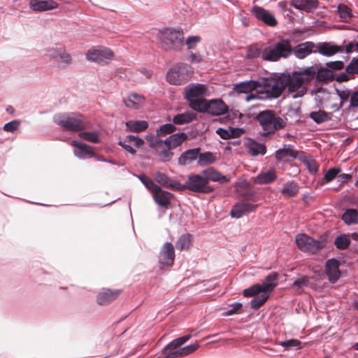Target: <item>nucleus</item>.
Here are the masks:
<instances>
[{
    "mask_svg": "<svg viewBox=\"0 0 358 358\" xmlns=\"http://www.w3.org/2000/svg\"><path fill=\"white\" fill-rule=\"evenodd\" d=\"M175 260V250L172 243H165L159 252V262L165 266H172Z\"/></svg>",
    "mask_w": 358,
    "mask_h": 358,
    "instance_id": "nucleus-11",
    "label": "nucleus"
},
{
    "mask_svg": "<svg viewBox=\"0 0 358 358\" xmlns=\"http://www.w3.org/2000/svg\"><path fill=\"white\" fill-rule=\"evenodd\" d=\"M98 63L101 64H107L111 61L115 54L112 50L108 48L99 46Z\"/></svg>",
    "mask_w": 358,
    "mask_h": 358,
    "instance_id": "nucleus-33",
    "label": "nucleus"
},
{
    "mask_svg": "<svg viewBox=\"0 0 358 358\" xmlns=\"http://www.w3.org/2000/svg\"><path fill=\"white\" fill-rule=\"evenodd\" d=\"M298 156V151L292 145H284L282 149L278 150L275 153V157L278 161H282L287 157L296 159Z\"/></svg>",
    "mask_w": 358,
    "mask_h": 358,
    "instance_id": "nucleus-27",
    "label": "nucleus"
},
{
    "mask_svg": "<svg viewBox=\"0 0 358 358\" xmlns=\"http://www.w3.org/2000/svg\"><path fill=\"white\" fill-rule=\"evenodd\" d=\"M260 293L263 294V289L259 284L253 285L243 290V296L245 297L255 296Z\"/></svg>",
    "mask_w": 358,
    "mask_h": 358,
    "instance_id": "nucleus-52",
    "label": "nucleus"
},
{
    "mask_svg": "<svg viewBox=\"0 0 358 358\" xmlns=\"http://www.w3.org/2000/svg\"><path fill=\"white\" fill-rule=\"evenodd\" d=\"M206 113L213 115H224L228 111V107L221 99H213L208 101Z\"/></svg>",
    "mask_w": 358,
    "mask_h": 358,
    "instance_id": "nucleus-21",
    "label": "nucleus"
},
{
    "mask_svg": "<svg viewBox=\"0 0 358 358\" xmlns=\"http://www.w3.org/2000/svg\"><path fill=\"white\" fill-rule=\"evenodd\" d=\"M188 101L189 102V105L193 110L198 112L206 113L208 109V101L203 99V97L194 99H192V101Z\"/></svg>",
    "mask_w": 358,
    "mask_h": 358,
    "instance_id": "nucleus-42",
    "label": "nucleus"
},
{
    "mask_svg": "<svg viewBox=\"0 0 358 358\" xmlns=\"http://www.w3.org/2000/svg\"><path fill=\"white\" fill-rule=\"evenodd\" d=\"M341 171L340 168H331L327 171L324 176V180L329 182L333 180Z\"/></svg>",
    "mask_w": 358,
    "mask_h": 358,
    "instance_id": "nucleus-56",
    "label": "nucleus"
},
{
    "mask_svg": "<svg viewBox=\"0 0 358 358\" xmlns=\"http://www.w3.org/2000/svg\"><path fill=\"white\" fill-rule=\"evenodd\" d=\"M299 76L302 78L303 84H308L316 76V69L315 66H309L303 70L298 71Z\"/></svg>",
    "mask_w": 358,
    "mask_h": 358,
    "instance_id": "nucleus-37",
    "label": "nucleus"
},
{
    "mask_svg": "<svg viewBox=\"0 0 358 358\" xmlns=\"http://www.w3.org/2000/svg\"><path fill=\"white\" fill-rule=\"evenodd\" d=\"M99 46L93 47L89 49L86 53L87 60L98 63Z\"/></svg>",
    "mask_w": 358,
    "mask_h": 358,
    "instance_id": "nucleus-57",
    "label": "nucleus"
},
{
    "mask_svg": "<svg viewBox=\"0 0 358 358\" xmlns=\"http://www.w3.org/2000/svg\"><path fill=\"white\" fill-rule=\"evenodd\" d=\"M345 72L348 74H358V58L352 59L350 63L345 67Z\"/></svg>",
    "mask_w": 358,
    "mask_h": 358,
    "instance_id": "nucleus-55",
    "label": "nucleus"
},
{
    "mask_svg": "<svg viewBox=\"0 0 358 358\" xmlns=\"http://www.w3.org/2000/svg\"><path fill=\"white\" fill-rule=\"evenodd\" d=\"M56 124L64 130L77 132L84 130L88 124V121L81 114H59L54 117Z\"/></svg>",
    "mask_w": 358,
    "mask_h": 358,
    "instance_id": "nucleus-4",
    "label": "nucleus"
},
{
    "mask_svg": "<svg viewBox=\"0 0 358 358\" xmlns=\"http://www.w3.org/2000/svg\"><path fill=\"white\" fill-rule=\"evenodd\" d=\"M252 13L257 19L262 20L270 27H275L278 24L275 17L262 7L254 6L252 8Z\"/></svg>",
    "mask_w": 358,
    "mask_h": 358,
    "instance_id": "nucleus-13",
    "label": "nucleus"
},
{
    "mask_svg": "<svg viewBox=\"0 0 358 358\" xmlns=\"http://www.w3.org/2000/svg\"><path fill=\"white\" fill-rule=\"evenodd\" d=\"M256 120L262 127L260 131L262 136H268L274 134L275 131L285 127L286 120L276 115L273 110H264L257 113Z\"/></svg>",
    "mask_w": 358,
    "mask_h": 358,
    "instance_id": "nucleus-1",
    "label": "nucleus"
},
{
    "mask_svg": "<svg viewBox=\"0 0 358 358\" xmlns=\"http://www.w3.org/2000/svg\"><path fill=\"white\" fill-rule=\"evenodd\" d=\"M207 88L202 84H191L185 89V98L187 101L203 97L206 94Z\"/></svg>",
    "mask_w": 358,
    "mask_h": 358,
    "instance_id": "nucleus-19",
    "label": "nucleus"
},
{
    "mask_svg": "<svg viewBox=\"0 0 358 358\" xmlns=\"http://www.w3.org/2000/svg\"><path fill=\"white\" fill-rule=\"evenodd\" d=\"M279 345L285 348L286 349H290L295 348L296 349L301 348V343L297 339H289L285 341L279 342Z\"/></svg>",
    "mask_w": 358,
    "mask_h": 358,
    "instance_id": "nucleus-54",
    "label": "nucleus"
},
{
    "mask_svg": "<svg viewBox=\"0 0 358 358\" xmlns=\"http://www.w3.org/2000/svg\"><path fill=\"white\" fill-rule=\"evenodd\" d=\"M337 11L339 14V17L341 21L348 22L352 17V13L351 9L345 4H339L338 6Z\"/></svg>",
    "mask_w": 358,
    "mask_h": 358,
    "instance_id": "nucleus-45",
    "label": "nucleus"
},
{
    "mask_svg": "<svg viewBox=\"0 0 358 358\" xmlns=\"http://www.w3.org/2000/svg\"><path fill=\"white\" fill-rule=\"evenodd\" d=\"M126 127L131 132H141L148 127V123L144 120H130L126 122Z\"/></svg>",
    "mask_w": 358,
    "mask_h": 358,
    "instance_id": "nucleus-38",
    "label": "nucleus"
},
{
    "mask_svg": "<svg viewBox=\"0 0 358 358\" xmlns=\"http://www.w3.org/2000/svg\"><path fill=\"white\" fill-rule=\"evenodd\" d=\"M249 153L253 156L258 155H264L266 152V148L264 144L252 141L248 145Z\"/></svg>",
    "mask_w": 358,
    "mask_h": 358,
    "instance_id": "nucleus-47",
    "label": "nucleus"
},
{
    "mask_svg": "<svg viewBox=\"0 0 358 358\" xmlns=\"http://www.w3.org/2000/svg\"><path fill=\"white\" fill-rule=\"evenodd\" d=\"M299 187L296 182H292L287 183L282 189V194L286 197H294L299 192Z\"/></svg>",
    "mask_w": 358,
    "mask_h": 358,
    "instance_id": "nucleus-44",
    "label": "nucleus"
},
{
    "mask_svg": "<svg viewBox=\"0 0 358 358\" xmlns=\"http://www.w3.org/2000/svg\"><path fill=\"white\" fill-rule=\"evenodd\" d=\"M259 82L261 90L258 92L265 93L268 99L278 98L285 89L282 73L280 76L263 78Z\"/></svg>",
    "mask_w": 358,
    "mask_h": 358,
    "instance_id": "nucleus-6",
    "label": "nucleus"
},
{
    "mask_svg": "<svg viewBox=\"0 0 358 358\" xmlns=\"http://www.w3.org/2000/svg\"><path fill=\"white\" fill-rule=\"evenodd\" d=\"M141 182L152 193L155 190L159 185H156L154 181L145 174H141L138 176Z\"/></svg>",
    "mask_w": 358,
    "mask_h": 358,
    "instance_id": "nucleus-51",
    "label": "nucleus"
},
{
    "mask_svg": "<svg viewBox=\"0 0 358 358\" xmlns=\"http://www.w3.org/2000/svg\"><path fill=\"white\" fill-rule=\"evenodd\" d=\"M152 194L156 203L164 208H168L170 206L171 199L173 196L171 193L163 190L160 186L154 190Z\"/></svg>",
    "mask_w": 358,
    "mask_h": 358,
    "instance_id": "nucleus-18",
    "label": "nucleus"
},
{
    "mask_svg": "<svg viewBox=\"0 0 358 358\" xmlns=\"http://www.w3.org/2000/svg\"><path fill=\"white\" fill-rule=\"evenodd\" d=\"M124 142L131 143L137 148H139L144 143L143 140L133 135L127 136Z\"/></svg>",
    "mask_w": 358,
    "mask_h": 358,
    "instance_id": "nucleus-60",
    "label": "nucleus"
},
{
    "mask_svg": "<svg viewBox=\"0 0 358 358\" xmlns=\"http://www.w3.org/2000/svg\"><path fill=\"white\" fill-rule=\"evenodd\" d=\"M242 307H243L242 303H236L234 305H233L232 308L228 310L226 312L225 315H231L234 314L241 313Z\"/></svg>",
    "mask_w": 358,
    "mask_h": 358,
    "instance_id": "nucleus-64",
    "label": "nucleus"
},
{
    "mask_svg": "<svg viewBox=\"0 0 358 358\" xmlns=\"http://www.w3.org/2000/svg\"><path fill=\"white\" fill-rule=\"evenodd\" d=\"M257 206V204H253L245 201L239 202L233 206L231 210V217L240 218L244 215L255 211Z\"/></svg>",
    "mask_w": 358,
    "mask_h": 358,
    "instance_id": "nucleus-12",
    "label": "nucleus"
},
{
    "mask_svg": "<svg viewBox=\"0 0 358 358\" xmlns=\"http://www.w3.org/2000/svg\"><path fill=\"white\" fill-rule=\"evenodd\" d=\"M263 50L259 44H252L248 49L247 57L250 59H253L261 56L263 59Z\"/></svg>",
    "mask_w": 358,
    "mask_h": 358,
    "instance_id": "nucleus-46",
    "label": "nucleus"
},
{
    "mask_svg": "<svg viewBox=\"0 0 358 358\" xmlns=\"http://www.w3.org/2000/svg\"><path fill=\"white\" fill-rule=\"evenodd\" d=\"M315 78L317 81L320 83H327L335 79L333 71L324 67H320L317 71L316 70Z\"/></svg>",
    "mask_w": 358,
    "mask_h": 358,
    "instance_id": "nucleus-34",
    "label": "nucleus"
},
{
    "mask_svg": "<svg viewBox=\"0 0 358 358\" xmlns=\"http://www.w3.org/2000/svg\"><path fill=\"white\" fill-rule=\"evenodd\" d=\"M278 274L276 273H271L268 274L264 279L261 285L263 293L269 294L271 292L277 285Z\"/></svg>",
    "mask_w": 358,
    "mask_h": 358,
    "instance_id": "nucleus-32",
    "label": "nucleus"
},
{
    "mask_svg": "<svg viewBox=\"0 0 358 358\" xmlns=\"http://www.w3.org/2000/svg\"><path fill=\"white\" fill-rule=\"evenodd\" d=\"M157 38L161 48L166 51L180 50L183 46L184 36L182 31L165 29L157 34Z\"/></svg>",
    "mask_w": 358,
    "mask_h": 358,
    "instance_id": "nucleus-3",
    "label": "nucleus"
},
{
    "mask_svg": "<svg viewBox=\"0 0 358 358\" xmlns=\"http://www.w3.org/2000/svg\"><path fill=\"white\" fill-rule=\"evenodd\" d=\"M334 244L339 250L346 249L350 244L348 235L343 234L338 236L334 241Z\"/></svg>",
    "mask_w": 358,
    "mask_h": 358,
    "instance_id": "nucleus-49",
    "label": "nucleus"
},
{
    "mask_svg": "<svg viewBox=\"0 0 358 358\" xmlns=\"http://www.w3.org/2000/svg\"><path fill=\"white\" fill-rule=\"evenodd\" d=\"M187 138V135L185 133L172 134L164 141V145L169 149H173L180 145Z\"/></svg>",
    "mask_w": 358,
    "mask_h": 358,
    "instance_id": "nucleus-29",
    "label": "nucleus"
},
{
    "mask_svg": "<svg viewBox=\"0 0 358 358\" xmlns=\"http://www.w3.org/2000/svg\"><path fill=\"white\" fill-rule=\"evenodd\" d=\"M310 278L308 276H303L301 278H299L296 280L293 284V287H307L309 284Z\"/></svg>",
    "mask_w": 358,
    "mask_h": 358,
    "instance_id": "nucleus-62",
    "label": "nucleus"
},
{
    "mask_svg": "<svg viewBox=\"0 0 358 358\" xmlns=\"http://www.w3.org/2000/svg\"><path fill=\"white\" fill-rule=\"evenodd\" d=\"M340 262L336 259H328L325 264V273L330 282L335 283L341 277Z\"/></svg>",
    "mask_w": 358,
    "mask_h": 358,
    "instance_id": "nucleus-14",
    "label": "nucleus"
},
{
    "mask_svg": "<svg viewBox=\"0 0 358 358\" xmlns=\"http://www.w3.org/2000/svg\"><path fill=\"white\" fill-rule=\"evenodd\" d=\"M216 133L223 139H229L240 136L242 133L241 129L229 127V129L218 128Z\"/></svg>",
    "mask_w": 358,
    "mask_h": 358,
    "instance_id": "nucleus-39",
    "label": "nucleus"
},
{
    "mask_svg": "<svg viewBox=\"0 0 358 358\" xmlns=\"http://www.w3.org/2000/svg\"><path fill=\"white\" fill-rule=\"evenodd\" d=\"M191 335H186L172 341L162 350L165 358H181L195 352L199 347L198 343L189 345L179 348L182 345L191 338Z\"/></svg>",
    "mask_w": 358,
    "mask_h": 358,
    "instance_id": "nucleus-2",
    "label": "nucleus"
},
{
    "mask_svg": "<svg viewBox=\"0 0 358 358\" xmlns=\"http://www.w3.org/2000/svg\"><path fill=\"white\" fill-rule=\"evenodd\" d=\"M326 66L330 70H341L344 68V63L342 61L329 62L326 64Z\"/></svg>",
    "mask_w": 358,
    "mask_h": 358,
    "instance_id": "nucleus-63",
    "label": "nucleus"
},
{
    "mask_svg": "<svg viewBox=\"0 0 358 358\" xmlns=\"http://www.w3.org/2000/svg\"><path fill=\"white\" fill-rule=\"evenodd\" d=\"M200 150V148H198L184 152L178 158V164L182 166L190 164L198 158Z\"/></svg>",
    "mask_w": 358,
    "mask_h": 358,
    "instance_id": "nucleus-30",
    "label": "nucleus"
},
{
    "mask_svg": "<svg viewBox=\"0 0 358 358\" xmlns=\"http://www.w3.org/2000/svg\"><path fill=\"white\" fill-rule=\"evenodd\" d=\"M299 74V71H294L292 74L282 73V78L285 85V88L287 87L289 92H296L293 98H299L303 96L306 94L308 87L303 85L302 78Z\"/></svg>",
    "mask_w": 358,
    "mask_h": 358,
    "instance_id": "nucleus-9",
    "label": "nucleus"
},
{
    "mask_svg": "<svg viewBox=\"0 0 358 358\" xmlns=\"http://www.w3.org/2000/svg\"><path fill=\"white\" fill-rule=\"evenodd\" d=\"M192 236L189 234L182 235L176 242V248L180 250H187L192 243Z\"/></svg>",
    "mask_w": 358,
    "mask_h": 358,
    "instance_id": "nucleus-43",
    "label": "nucleus"
},
{
    "mask_svg": "<svg viewBox=\"0 0 358 358\" xmlns=\"http://www.w3.org/2000/svg\"><path fill=\"white\" fill-rule=\"evenodd\" d=\"M171 149H164L159 152V156L160 157L162 162H169L172 158L173 153L171 151Z\"/></svg>",
    "mask_w": 358,
    "mask_h": 358,
    "instance_id": "nucleus-61",
    "label": "nucleus"
},
{
    "mask_svg": "<svg viewBox=\"0 0 358 358\" xmlns=\"http://www.w3.org/2000/svg\"><path fill=\"white\" fill-rule=\"evenodd\" d=\"M259 87L260 85L259 81L249 80L234 85V90L238 93L247 94L253 90H257L258 92Z\"/></svg>",
    "mask_w": 358,
    "mask_h": 358,
    "instance_id": "nucleus-26",
    "label": "nucleus"
},
{
    "mask_svg": "<svg viewBox=\"0 0 358 358\" xmlns=\"http://www.w3.org/2000/svg\"><path fill=\"white\" fill-rule=\"evenodd\" d=\"M29 6L33 10L41 12L56 8L58 7V3L52 0H31Z\"/></svg>",
    "mask_w": 358,
    "mask_h": 358,
    "instance_id": "nucleus-24",
    "label": "nucleus"
},
{
    "mask_svg": "<svg viewBox=\"0 0 358 358\" xmlns=\"http://www.w3.org/2000/svg\"><path fill=\"white\" fill-rule=\"evenodd\" d=\"M199 164L200 166H204L212 164L215 161V157L210 152L199 154Z\"/></svg>",
    "mask_w": 358,
    "mask_h": 358,
    "instance_id": "nucleus-50",
    "label": "nucleus"
},
{
    "mask_svg": "<svg viewBox=\"0 0 358 358\" xmlns=\"http://www.w3.org/2000/svg\"><path fill=\"white\" fill-rule=\"evenodd\" d=\"M315 47L316 45L313 42L307 41L297 45L294 49L292 48V52L297 58L303 59L312 52H317L316 50H313Z\"/></svg>",
    "mask_w": 358,
    "mask_h": 358,
    "instance_id": "nucleus-22",
    "label": "nucleus"
},
{
    "mask_svg": "<svg viewBox=\"0 0 358 358\" xmlns=\"http://www.w3.org/2000/svg\"><path fill=\"white\" fill-rule=\"evenodd\" d=\"M196 118V115L190 111L176 115L173 118V122L175 124H184L191 122Z\"/></svg>",
    "mask_w": 358,
    "mask_h": 358,
    "instance_id": "nucleus-35",
    "label": "nucleus"
},
{
    "mask_svg": "<svg viewBox=\"0 0 358 358\" xmlns=\"http://www.w3.org/2000/svg\"><path fill=\"white\" fill-rule=\"evenodd\" d=\"M291 5L296 9L310 13L318 7L317 0H292Z\"/></svg>",
    "mask_w": 358,
    "mask_h": 358,
    "instance_id": "nucleus-25",
    "label": "nucleus"
},
{
    "mask_svg": "<svg viewBox=\"0 0 358 358\" xmlns=\"http://www.w3.org/2000/svg\"><path fill=\"white\" fill-rule=\"evenodd\" d=\"M79 136L82 138H83L86 141H88L90 142H92V143H98L99 141V136H98L97 134L95 132H88V131L81 132V133H80Z\"/></svg>",
    "mask_w": 358,
    "mask_h": 358,
    "instance_id": "nucleus-58",
    "label": "nucleus"
},
{
    "mask_svg": "<svg viewBox=\"0 0 358 358\" xmlns=\"http://www.w3.org/2000/svg\"><path fill=\"white\" fill-rule=\"evenodd\" d=\"M192 74V67L180 62L169 69L166 75V79L171 85H180L188 82Z\"/></svg>",
    "mask_w": 358,
    "mask_h": 358,
    "instance_id": "nucleus-8",
    "label": "nucleus"
},
{
    "mask_svg": "<svg viewBox=\"0 0 358 358\" xmlns=\"http://www.w3.org/2000/svg\"><path fill=\"white\" fill-rule=\"evenodd\" d=\"M71 145L76 148L74 153L80 158L85 157V155H88L89 157H93L94 155L92 148L83 143L73 141Z\"/></svg>",
    "mask_w": 358,
    "mask_h": 358,
    "instance_id": "nucleus-28",
    "label": "nucleus"
},
{
    "mask_svg": "<svg viewBox=\"0 0 358 358\" xmlns=\"http://www.w3.org/2000/svg\"><path fill=\"white\" fill-rule=\"evenodd\" d=\"M292 53L290 41L282 39L273 45L268 46L263 50V60L268 62H278L281 58H287Z\"/></svg>",
    "mask_w": 358,
    "mask_h": 358,
    "instance_id": "nucleus-5",
    "label": "nucleus"
},
{
    "mask_svg": "<svg viewBox=\"0 0 358 358\" xmlns=\"http://www.w3.org/2000/svg\"><path fill=\"white\" fill-rule=\"evenodd\" d=\"M331 113L324 110L313 111L310 113V117L317 124L327 122L331 119Z\"/></svg>",
    "mask_w": 358,
    "mask_h": 358,
    "instance_id": "nucleus-40",
    "label": "nucleus"
},
{
    "mask_svg": "<svg viewBox=\"0 0 358 358\" xmlns=\"http://www.w3.org/2000/svg\"><path fill=\"white\" fill-rule=\"evenodd\" d=\"M342 220L348 225L358 224V210L353 208L346 210Z\"/></svg>",
    "mask_w": 358,
    "mask_h": 358,
    "instance_id": "nucleus-41",
    "label": "nucleus"
},
{
    "mask_svg": "<svg viewBox=\"0 0 358 358\" xmlns=\"http://www.w3.org/2000/svg\"><path fill=\"white\" fill-rule=\"evenodd\" d=\"M275 170L274 169H271L267 171L262 172L258 176H257L254 182L256 184L263 185V184H268L276 180Z\"/></svg>",
    "mask_w": 358,
    "mask_h": 358,
    "instance_id": "nucleus-31",
    "label": "nucleus"
},
{
    "mask_svg": "<svg viewBox=\"0 0 358 358\" xmlns=\"http://www.w3.org/2000/svg\"><path fill=\"white\" fill-rule=\"evenodd\" d=\"M268 298L269 294L268 293H263L261 294V295L255 296L250 301L251 308L255 310L259 308L265 303V302L268 300Z\"/></svg>",
    "mask_w": 358,
    "mask_h": 358,
    "instance_id": "nucleus-48",
    "label": "nucleus"
},
{
    "mask_svg": "<svg viewBox=\"0 0 358 358\" xmlns=\"http://www.w3.org/2000/svg\"><path fill=\"white\" fill-rule=\"evenodd\" d=\"M201 173H203V177L207 179L208 185H209L210 181L218 182L222 184L227 183L230 181V179L227 176H223L213 167L203 169L201 171Z\"/></svg>",
    "mask_w": 358,
    "mask_h": 358,
    "instance_id": "nucleus-20",
    "label": "nucleus"
},
{
    "mask_svg": "<svg viewBox=\"0 0 358 358\" xmlns=\"http://www.w3.org/2000/svg\"><path fill=\"white\" fill-rule=\"evenodd\" d=\"M296 243L300 250L310 254H316L325 247L324 241L315 240L306 234H298Z\"/></svg>",
    "mask_w": 358,
    "mask_h": 358,
    "instance_id": "nucleus-10",
    "label": "nucleus"
},
{
    "mask_svg": "<svg viewBox=\"0 0 358 358\" xmlns=\"http://www.w3.org/2000/svg\"><path fill=\"white\" fill-rule=\"evenodd\" d=\"M176 130V127L172 124H165L161 126L157 130V134L158 136H164L167 134H172Z\"/></svg>",
    "mask_w": 358,
    "mask_h": 358,
    "instance_id": "nucleus-53",
    "label": "nucleus"
},
{
    "mask_svg": "<svg viewBox=\"0 0 358 358\" xmlns=\"http://www.w3.org/2000/svg\"><path fill=\"white\" fill-rule=\"evenodd\" d=\"M49 55L52 58L59 59L61 62L65 64H70L72 62L71 55L62 48L50 50Z\"/></svg>",
    "mask_w": 358,
    "mask_h": 358,
    "instance_id": "nucleus-36",
    "label": "nucleus"
},
{
    "mask_svg": "<svg viewBox=\"0 0 358 358\" xmlns=\"http://www.w3.org/2000/svg\"><path fill=\"white\" fill-rule=\"evenodd\" d=\"M188 189L194 193L210 194L214 191L213 187L207 183V179L203 177V173H192L187 176L185 184H182V189L180 192Z\"/></svg>",
    "mask_w": 358,
    "mask_h": 358,
    "instance_id": "nucleus-7",
    "label": "nucleus"
},
{
    "mask_svg": "<svg viewBox=\"0 0 358 358\" xmlns=\"http://www.w3.org/2000/svg\"><path fill=\"white\" fill-rule=\"evenodd\" d=\"M20 124L19 120H13L4 124L3 129L5 131L14 132L16 131Z\"/></svg>",
    "mask_w": 358,
    "mask_h": 358,
    "instance_id": "nucleus-59",
    "label": "nucleus"
},
{
    "mask_svg": "<svg viewBox=\"0 0 358 358\" xmlns=\"http://www.w3.org/2000/svg\"><path fill=\"white\" fill-rule=\"evenodd\" d=\"M154 178L157 182L164 187L175 191H180V189H182V184L176 180H172L165 173L156 172L154 174Z\"/></svg>",
    "mask_w": 358,
    "mask_h": 358,
    "instance_id": "nucleus-15",
    "label": "nucleus"
},
{
    "mask_svg": "<svg viewBox=\"0 0 358 358\" xmlns=\"http://www.w3.org/2000/svg\"><path fill=\"white\" fill-rule=\"evenodd\" d=\"M145 98L137 93H130L124 99V103L127 108L137 110L141 108L145 103Z\"/></svg>",
    "mask_w": 358,
    "mask_h": 358,
    "instance_id": "nucleus-23",
    "label": "nucleus"
},
{
    "mask_svg": "<svg viewBox=\"0 0 358 358\" xmlns=\"http://www.w3.org/2000/svg\"><path fill=\"white\" fill-rule=\"evenodd\" d=\"M316 47L317 48L316 51L326 57H331L338 52H343V46L335 45L331 42L320 43Z\"/></svg>",
    "mask_w": 358,
    "mask_h": 358,
    "instance_id": "nucleus-17",
    "label": "nucleus"
},
{
    "mask_svg": "<svg viewBox=\"0 0 358 358\" xmlns=\"http://www.w3.org/2000/svg\"><path fill=\"white\" fill-rule=\"evenodd\" d=\"M121 289H103L96 296L99 305H106L115 300L121 294Z\"/></svg>",
    "mask_w": 358,
    "mask_h": 358,
    "instance_id": "nucleus-16",
    "label": "nucleus"
}]
</instances>
